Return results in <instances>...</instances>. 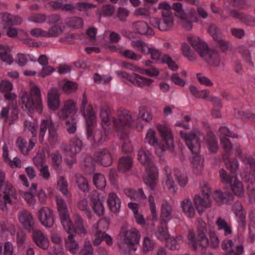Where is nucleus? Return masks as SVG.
<instances>
[{"label": "nucleus", "instance_id": "nucleus-43", "mask_svg": "<svg viewBox=\"0 0 255 255\" xmlns=\"http://www.w3.org/2000/svg\"><path fill=\"white\" fill-rule=\"evenodd\" d=\"M37 193V185L32 183L30 188V191L22 193L23 198L30 204L33 205L35 203V196Z\"/></svg>", "mask_w": 255, "mask_h": 255}, {"label": "nucleus", "instance_id": "nucleus-50", "mask_svg": "<svg viewBox=\"0 0 255 255\" xmlns=\"http://www.w3.org/2000/svg\"><path fill=\"white\" fill-rule=\"evenodd\" d=\"M92 208L98 216H102L104 214V207L102 201L99 198L91 197Z\"/></svg>", "mask_w": 255, "mask_h": 255}, {"label": "nucleus", "instance_id": "nucleus-22", "mask_svg": "<svg viewBox=\"0 0 255 255\" xmlns=\"http://www.w3.org/2000/svg\"><path fill=\"white\" fill-rule=\"evenodd\" d=\"M47 106L52 111L57 110L60 104V94L57 88H51L47 93Z\"/></svg>", "mask_w": 255, "mask_h": 255}, {"label": "nucleus", "instance_id": "nucleus-13", "mask_svg": "<svg viewBox=\"0 0 255 255\" xmlns=\"http://www.w3.org/2000/svg\"><path fill=\"white\" fill-rule=\"evenodd\" d=\"M219 174L222 183L230 185L231 190L235 196L240 198L244 196L245 188L237 175L231 176L227 174L224 169L219 170Z\"/></svg>", "mask_w": 255, "mask_h": 255}, {"label": "nucleus", "instance_id": "nucleus-47", "mask_svg": "<svg viewBox=\"0 0 255 255\" xmlns=\"http://www.w3.org/2000/svg\"><path fill=\"white\" fill-rule=\"evenodd\" d=\"M76 182L80 190L85 193L89 191V183L87 179L84 176L79 174H76Z\"/></svg>", "mask_w": 255, "mask_h": 255}, {"label": "nucleus", "instance_id": "nucleus-27", "mask_svg": "<svg viewBox=\"0 0 255 255\" xmlns=\"http://www.w3.org/2000/svg\"><path fill=\"white\" fill-rule=\"evenodd\" d=\"M131 28L136 33L140 35H152L154 34L152 28L149 26L146 22L142 20L133 22Z\"/></svg>", "mask_w": 255, "mask_h": 255}, {"label": "nucleus", "instance_id": "nucleus-21", "mask_svg": "<svg viewBox=\"0 0 255 255\" xmlns=\"http://www.w3.org/2000/svg\"><path fill=\"white\" fill-rule=\"evenodd\" d=\"M18 220L22 226L28 232H31L35 224L32 214L27 210H21L17 214Z\"/></svg>", "mask_w": 255, "mask_h": 255}, {"label": "nucleus", "instance_id": "nucleus-12", "mask_svg": "<svg viewBox=\"0 0 255 255\" xmlns=\"http://www.w3.org/2000/svg\"><path fill=\"white\" fill-rule=\"evenodd\" d=\"M235 154L250 166L249 169L247 168L242 171L240 174L241 178L249 184L255 182V159L250 155H243L239 147L236 149Z\"/></svg>", "mask_w": 255, "mask_h": 255}, {"label": "nucleus", "instance_id": "nucleus-58", "mask_svg": "<svg viewBox=\"0 0 255 255\" xmlns=\"http://www.w3.org/2000/svg\"><path fill=\"white\" fill-rule=\"evenodd\" d=\"M115 6L111 4H105L102 6L101 11L97 13L100 17L102 16H112L115 12Z\"/></svg>", "mask_w": 255, "mask_h": 255}, {"label": "nucleus", "instance_id": "nucleus-31", "mask_svg": "<svg viewBox=\"0 0 255 255\" xmlns=\"http://www.w3.org/2000/svg\"><path fill=\"white\" fill-rule=\"evenodd\" d=\"M0 19L2 20V23L0 24V28L5 29L7 27L13 25H17L21 23L22 19L19 16L13 17L7 13H5L2 15H0Z\"/></svg>", "mask_w": 255, "mask_h": 255}, {"label": "nucleus", "instance_id": "nucleus-39", "mask_svg": "<svg viewBox=\"0 0 255 255\" xmlns=\"http://www.w3.org/2000/svg\"><path fill=\"white\" fill-rule=\"evenodd\" d=\"M2 150V157L3 160L9 165L11 168H20L21 167V162L18 157H14L12 159H11L9 157L7 147L5 144L3 146Z\"/></svg>", "mask_w": 255, "mask_h": 255}, {"label": "nucleus", "instance_id": "nucleus-14", "mask_svg": "<svg viewBox=\"0 0 255 255\" xmlns=\"http://www.w3.org/2000/svg\"><path fill=\"white\" fill-rule=\"evenodd\" d=\"M112 121L119 137L121 139L126 138L127 134L125 130L129 127L132 122L130 113L127 110L120 111L119 112L118 118H114Z\"/></svg>", "mask_w": 255, "mask_h": 255}, {"label": "nucleus", "instance_id": "nucleus-45", "mask_svg": "<svg viewBox=\"0 0 255 255\" xmlns=\"http://www.w3.org/2000/svg\"><path fill=\"white\" fill-rule=\"evenodd\" d=\"M66 248L72 254H75L79 248L78 243L74 239L73 234H69L67 239L65 241Z\"/></svg>", "mask_w": 255, "mask_h": 255}, {"label": "nucleus", "instance_id": "nucleus-33", "mask_svg": "<svg viewBox=\"0 0 255 255\" xmlns=\"http://www.w3.org/2000/svg\"><path fill=\"white\" fill-rule=\"evenodd\" d=\"M17 111L15 108H3L0 113L1 117L4 120L11 124L13 122L15 121L17 118Z\"/></svg>", "mask_w": 255, "mask_h": 255}, {"label": "nucleus", "instance_id": "nucleus-54", "mask_svg": "<svg viewBox=\"0 0 255 255\" xmlns=\"http://www.w3.org/2000/svg\"><path fill=\"white\" fill-rule=\"evenodd\" d=\"M182 240L180 238H168L167 240L166 246L167 248H168L170 250H179L180 248V244Z\"/></svg>", "mask_w": 255, "mask_h": 255}, {"label": "nucleus", "instance_id": "nucleus-1", "mask_svg": "<svg viewBox=\"0 0 255 255\" xmlns=\"http://www.w3.org/2000/svg\"><path fill=\"white\" fill-rule=\"evenodd\" d=\"M80 111L85 120L87 137L91 144L94 146H99L108 140L111 128L110 108L103 106L100 113L102 125L105 130L104 134L99 129L94 130L93 129L96 125L97 118L92 106L88 104L85 95H83Z\"/></svg>", "mask_w": 255, "mask_h": 255}, {"label": "nucleus", "instance_id": "nucleus-19", "mask_svg": "<svg viewBox=\"0 0 255 255\" xmlns=\"http://www.w3.org/2000/svg\"><path fill=\"white\" fill-rule=\"evenodd\" d=\"M37 218L41 224L46 228L53 227L55 217L53 211L48 207L40 208L37 212Z\"/></svg>", "mask_w": 255, "mask_h": 255}, {"label": "nucleus", "instance_id": "nucleus-53", "mask_svg": "<svg viewBox=\"0 0 255 255\" xmlns=\"http://www.w3.org/2000/svg\"><path fill=\"white\" fill-rule=\"evenodd\" d=\"M161 224L158 227L155 232V236L161 241L167 240L169 238V234L166 225Z\"/></svg>", "mask_w": 255, "mask_h": 255}, {"label": "nucleus", "instance_id": "nucleus-34", "mask_svg": "<svg viewBox=\"0 0 255 255\" xmlns=\"http://www.w3.org/2000/svg\"><path fill=\"white\" fill-rule=\"evenodd\" d=\"M233 210L235 214L239 226L243 228L246 225V214L243 210L242 204L236 202L233 206Z\"/></svg>", "mask_w": 255, "mask_h": 255}, {"label": "nucleus", "instance_id": "nucleus-44", "mask_svg": "<svg viewBox=\"0 0 255 255\" xmlns=\"http://www.w3.org/2000/svg\"><path fill=\"white\" fill-rule=\"evenodd\" d=\"M132 165V159L129 156H124L119 160L118 169L119 171L125 172L129 170Z\"/></svg>", "mask_w": 255, "mask_h": 255}, {"label": "nucleus", "instance_id": "nucleus-52", "mask_svg": "<svg viewBox=\"0 0 255 255\" xmlns=\"http://www.w3.org/2000/svg\"><path fill=\"white\" fill-rule=\"evenodd\" d=\"M13 253L14 246L10 242L0 243V255H13Z\"/></svg>", "mask_w": 255, "mask_h": 255}, {"label": "nucleus", "instance_id": "nucleus-23", "mask_svg": "<svg viewBox=\"0 0 255 255\" xmlns=\"http://www.w3.org/2000/svg\"><path fill=\"white\" fill-rule=\"evenodd\" d=\"M219 131L221 134V143L224 150L228 154H230L232 149V145L227 137H235V134L232 133L226 127H221L219 129Z\"/></svg>", "mask_w": 255, "mask_h": 255}, {"label": "nucleus", "instance_id": "nucleus-51", "mask_svg": "<svg viewBox=\"0 0 255 255\" xmlns=\"http://www.w3.org/2000/svg\"><path fill=\"white\" fill-rule=\"evenodd\" d=\"M57 188L64 196L67 197L71 196L70 193L68 190L67 181L63 176H61L58 180Z\"/></svg>", "mask_w": 255, "mask_h": 255}, {"label": "nucleus", "instance_id": "nucleus-15", "mask_svg": "<svg viewBox=\"0 0 255 255\" xmlns=\"http://www.w3.org/2000/svg\"><path fill=\"white\" fill-rule=\"evenodd\" d=\"M244 237L242 235H237L234 241L224 240L221 245L224 255H243L244 253Z\"/></svg>", "mask_w": 255, "mask_h": 255}, {"label": "nucleus", "instance_id": "nucleus-25", "mask_svg": "<svg viewBox=\"0 0 255 255\" xmlns=\"http://www.w3.org/2000/svg\"><path fill=\"white\" fill-rule=\"evenodd\" d=\"M1 190L4 193V195L2 196L0 194V208L3 211L6 210V204L10 202L9 196L14 194V190L11 184H6L2 186Z\"/></svg>", "mask_w": 255, "mask_h": 255}, {"label": "nucleus", "instance_id": "nucleus-36", "mask_svg": "<svg viewBox=\"0 0 255 255\" xmlns=\"http://www.w3.org/2000/svg\"><path fill=\"white\" fill-rule=\"evenodd\" d=\"M209 32L213 38L218 42V45L222 50H226L229 47V43L223 39H220L219 30L215 26H211Z\"/></svg>", "mask_w": 255, "mask_h": 255}, {"label": "nucleus", "instance_id": "nucleus-62", "mask_svg": "<svg viewBox=\"0 0 255 255\" xmlns=\"http://www.w3.org/2000/svg\"><path fill=\"white\" fill-rule=\"evenodd\" d=\"M62 27L60 25L55 24L46 31V37H56L62 33Z\"/></svg>", "mask_w": 255, "mask_h": 255}, {"label": "nucleus", "instance_id": "nucleus-42", "mask_svg": "<svg viewBox=\"0 0 255 255\" xmlns=\"http://www.w3.org/2000/svg\"><path fill=\"white\" fill-rule=\"evenodd\" d=\"M124 192L128 197L134 200H140L146 198V196L143 190L140 188L137 190L127 188L125 190Z\"/></svg>", "mask_w": 255, "mask_h": 255}, {"label": "nucleus", "instance_id": "nucleus-20", "mask_svg": "<svg viewBox=\"0 0 255 255\" xmlns=\"http://www.w3.org/2000/svg\"><path fill=\"white\" fill-rule=\"evenodd\" d=\"M149 54H150L151 58L152 60L166 63L169 67L173 71H175L178 69V67L172 61L171 58L166 55L161 56V52L158 50L150 46V50L149 51Z\"/></svg>", "mask_w": 255, "mask_h": 255}, {"label": "nucleus", "instance_id": "nucleus-30", "mask_svg": "<svg viewBox=\"0 0 255 255\" xmlns=\"http://www.w3.org/2000/svg\"><path fill=\"white\" fill-rule=\"evenodd\" d=\"M180 24L186 31H190L193 28V23L197 21V19L194 12H190L178 18Z\"/></svg>", "mask_w": 255, "mask_h": 255}, {"label": "nucleus", "instance_id": "nucleus-37", "mask_svg": "<svg viewBox=\"0 0 255 255\" xmlns=\"http://www.w3.org/2000/svg\"><path fill=\"white\" fill-rule=\"evenodd\" d=\"M153 82L151 79L141 76L135 73L132 74V77L130 82L134 85L139 87H143L151 85Z\"/></svg>", "mask_w": 255, "mask_h": 255}, {"label": "nucleus", "instance_id": "nucleus-32", "mask_svg": "<svg viewBox=\"0 0 255 255\" xmlns=\"http://www.w3.org/2000/svg\"><path fill=\"white\" fill-rule=\"evenodd\" d=\"M16 144L21 152L26 155L33 149L35 145V141L31 138L28 143L26 139L20 137L17 139Z\"/></svg>", "mask_w": 255, "mask_h": 255}, {"label": "nucleus", "instance_id": "nucleus-29", "mask_svg": "<svg viewBox=\"0 0 255 255\" xmlns=\"http://www.w3.org/2000/svg\"><path fill=\"white\" fill-rule=\"evenodd\" d=\"M172 207L169 203L163 201L160 210L161 224H166L172 218Z\"/></svg>", "mask_w": 255, "mask_h": 255}, {"label": "nucleus", "instance_id": "nucleus-49", "mask_svg": "<svg viewBox=\"0 0 255 255\" xmlns=\"http://www.w3.org/2000/svg\"><path fill=\"white\" fill-rule=\"evenodd\" d=\"M0 47L5 50L0 53L1 60L8 65H11L13 63L14 60L11 54L8 52L9 51V47L7 45L0 46Z\"/></svg>", "mask_w": 255, "mask_h": 255}, {"label": "nucleus", "instance_id": "nucleus-16", "mask_svg": "<svg viewBox=\"0 0 255 255\" xmlns=\"http://www.w3.org/2000/svg\"><path fill=\"white\" fill-rule=\"evenodd\" d=\"M150 24L161 31L171 30L174 27V17L173 14L163 13L161 18L151 17L149 18Z\"/></svg>", "mask_w": 255, "mask_h": 255}, {"label": "nucleus", "instance_id": "nucleus-17", "mask_svg": "<svg viewBox=\"0 0 255 255\" xmlns=\"http://www.w3.org/2000/svg\"><path fill=\"white\" fill-rule=\"evenodd\" d=\"M173 175L175 177L177 182L181 187L185 186L188 181L186 175L178 169H174L168 173L166 177L165 184L169 191L172 193H175L177 190L173 179Z\"/></svg>", "mask_w": 255, "mask_h": 255}, {"label": "nucleus", "instance_id": "nucleus-40", "mask_svg": "<svg viewBox=\"0 0 255 255\" xmlns=\"http://www.w3.org/2000/svg\"><path fill=\"white\" fill-rule=\"evenodd\" d=\"M107 203L110 210L113 212L118 211L121 208V200L116 194L111 193L107 198Z\"/></svg>", "mask_w": 255, "mask_h": 255}, {"label": "nucleus", "instance_id": "nucleus-41", "mask_svg": "<svg viewBox=\"0 0 255 255\" xmlns=\"http://www.w3.org/2000/svg\"><path fill=\"white\" fill-rule=\"evenodd\" d=\"M131 46L135 50L140 52L144 55L149 54L150 46L141 40H133L131 42Z\"/></svg>", "mask_w": 255, "mask_h": 255}, {"label": "nucleus", "instance_id": "nucleus-2", "mask_svg": "<svg viewBox=\"0 0 255 255\" xmlns=\"http://www.w3.org/2000/svg\"><path fill=\"white\" fill-rule=\"evenodd\" d=\"M156 128L162 138L161 142L158 143V138L156 135V132L151 128L147 130L144 140L146 143L151 146H156L155 150L156 154L161 156L166 149H172L174 148L173 135L171 129L166 125L158 124Z\"/></svg>", "mask_w": 255, "mask_h": 255}, {"label": "nucleus", "instance_id": "nucleus-24", "mask_svg": "<svg viewBox=\"0 0 255 255\" xmlns=\"http://www.w3.org/2000/svg\"><path fill=\"white\" fill-rule=\"evenodd\" d=\"M194 202L200 214L203 211V210H200V208H209L212 206V203L210 195L208 193L196 195L194 198Z\"/></svg>", "mask_w": 255, "mask_h": 255}, {"label": "nucleus", "instance_id": "nucleus-10", "mask_svg": "<svg viewBox=\"0 0 255 255\" xmlns=\"http://www.w3.org/2000/svg\"><path fill=\"white\" fill-rule=\"evenodd\" d=\"M76 103L71 100L66 101L63 108L58 111V116L60 119L65 120L72 114L70 119L65 121V125L69 133H74L77 130Z\"/></svg>", "mask_w": 255, "mask_h": 255}, {"label": "nucleus", "instance_id": "nucleus-6", "mask_svg": "<svg viewBox=\"0 0 255 255\" xmlns=\"http://www.w3.org/2000/svg\"><path fill=\"white\" fill-rule=\"evenodd\" d=\"M140 234L135 228L123 226L117 238V244L120 252L125 255H131L137 251Z\"/></svg>", "mask_w": 255, "mask_h": 255}, {"label": "nucleus", "instance_id": "nucleus-48", "mask_svg": "<svg viewBox=\"0 0 255 255\" xmlns=\"http://www.w3.org/2000/svg\"><path fill=\"white\" fill-rule=\"evenodd\" d=\"M218 229L223 230L225 236H228L232 234L231 227L224 219L219 218L216 221Z\"/></svg>", "mask_w": 255, "mask_h": 255}, {"label": "nucleus", "instance_id": "nucleus-18", "mask_svg": "<svg viewBox=\"0 0 255 255\" xmlns=\"http://www.w3.org/2000/svg\"><path fill=\"white\" fill-rule=\"evenodd\" d=\"M82 145V141L80 139L73 138L70 141L69 145L63 149L65 156L64 160L68 165L71 166L75 162L74 156L80 151Z\"/></svg>", "mask_w": 255, "mask_h": 255}, {"label": "nucleus", "instance_id": "nucleus-64", "mask_svg": "<svg viewBox=\"0 0 255 255\" xmlns=\"http://www.w3.org/2000/svg\"><path fill=\"white\" fill-rule=\"evenodd\" d=\"M181 50L183 54L186 56L189 60L192 61L195 60L194 52L187 44L185 43H182L181 45Z\"/></svg>", "mask_w": 255, "mask_h": 255}, {"label": "nucleus", "instance_id": "nucleus-5", "mask_svg": "<svg viewBox=\"0 0 255 255\" xmlns=\"http://www.w3.org/2000/svg\"><path fill=\"white\" fill-rule=\"evenodd\" d=\"M206 224L203 221L199 222L197 238L193 232H189L188 245L192 250H197L198 246L202 248H206L209 246L216 249L219 247L220 241L218 235L214 232L211 231L208 238L206 236Z\"/></svg>", "mask_w": 255, "mask_h": 255}, {"label": "nucleus", "instance_id": "nucleus-38", "mask_svg": "<svg viewBox=\"0 0 255 255\" xmlns=\"http://www.w3.org/2000/svg\"><path fill=\"white\" fill-rule=\"evenodd\" d=\"M110 220L108 219L102 218L96 224H94L92 228V235H99L107 231L109 227Z\"/></svg>", "mask_w": 255, "mask_h": 255}, {"label": "nucleus", "instance_id": "nucleus-11", "mask_svg": "<svg viewBox=\"0 0 255 255\" xmlns=\"http://www.w3.org/2000/svg\"><path fill=\"white\" fill-rule=\"evenodd\" d=\"M48 130V140L50 144H54L60 140V137L55 124L50 118L42 120L39 125L38 139L40 142L44 141L45 135Z\"/></svg>", "mask_w": 255, "mask_h": 255}, {"label": "nucleus", "instance_id": "nucleus-55", "mask_svg": "<svg viewBox=\"0 0 255 255\" xmlns=\"http://www.w3.org/2000/svg\"><path fill=\"white\" fill-rule=\"evenodd\" d=\"M59 85L62 90L67 93L73 92L78 88L76 83L69 81H62L59 83Z\"/></svg>", "mask_w": 255, "mask_h": 255}, {"label": "nucleus", "instance_id": "nucleus-60", "mask_svg": "<svg viewBox=\"0 0 255 255\" xmlns=\"http://www.w3.org/2000/svg\"><path fill=\"white\" fill-rule=\"evenodd\" d=\"M93 182L95 186L99 189H103L106 185V181L105 177L101 174H96L94 176Z\"/></svg>", "mask_w": 255, "mask_h": 255}, {"label": "nucleus", "instance_id": "nucleus-46", "mask_svg": "<svg viewBox=\"0 0 255 255\" xmlns=\"http://www.w3.org/2000/svg\"><path fill=\"white\" fill-rule=\"evenodd\" d=\"M138 116L142 120L146 122H150L153 119L151 110L145 106H142L139 108Z\"/></svg>", "mask_w": 255, "mask_h": 255}, {"label": "nucleus", "instance_id": "nucleus-61", "mask_svg": "<svg viewBox=\"0 0 255 255\" xmlns=\"http://www.w3.org/2000/svg\"><path fill=\"white\" fill-rule=\"evenodd\" d=\"M129 14L130 11L127 7L119 6L117 10L116 17L120 21H124L126 20Z\"/></svg>", "mask_w": 255, "mask_h": 255}, {"label": "nucleus", "instance_id": "nucleus-4", "mask_svg": "<svg viewBox=\"0 0 255 255\" xmlns=\"http://www.w3.org/2000/svg\"><path fill=\"white\" fill-rule=\"evenodd\" d=\"M180 135L192 153V163L194 172L197 174H200L204 169V159L199 155L200 140L203 137L202 132L198 128H194L190 133L181 130Z\"/></svg>", "mask_w": 255, "mask_h": 255}, {"label": "nucleus", "instance_id": "nucleus-56", "mask_svg": "<svg viewBox=\"0 0 255 255\" xmlns=\"http://www.w3.org/2000/svg\"><path fill=\"white\" fill-rule=\"evenodd\" d=\"M154 242L147 237H144L142 243V251L143 254H146L152 251L154 248Z\"/></svg>", "mask_w": 255, "mask_h": 255}, {"label": "nucleus", "instance_id": "nucleus-57", "mask_svg": "<svg viewBox=\"0 0 255 255\" xmlns=\"http://www.w3.org/2000/svg\"><path fill=\"white\" fill-rule=\"evenodd\" d=\"M103 38L106 42L117 43L121 39V36L114 31L107 30L105 31Z\"/></svg>", "mask_w": 255, "mask_h": 255}, {"label": "nucleus", "instance_id": "nucleus-9", "mask_svg": "<svg viewBox=\"0 0 255 255\" xmlns=\"http://www.w3.org/2000/svg\"><path fill=\"white\" fill-rule=\"evenodd\" d=\"M22 104L30 113L41 114L43 111L41 91L34 84L30 87V92H23L21 97Z\"/></svg>", "mask_w": 255, "mask_h": 255}, {"label": "nucleus", "instance_id": "nucleus-7", "mask_svg": "<svg viewBox=\"0 0 255 255\" xmlns=\"http://www.w3.org/2000/svg\"><path fill=\"white\" fill-rule=\"evenodd\" d=\"M137 159L145 166V174L143 178L144 183L150 189L154 190L158 181V172L153 163L151 151L146 147H141L137 151Z\"/></svg>", "mask_w": 255, "mask_h": 255}, {"label": "nucleus", "instance_id": "nucleus-63", "mask_svg": "<svg viewBox=\"0 0 255 255\" xmlns=\"http://www.w3.org/2000/svg\"><path fill=\"white\" fill-rule=\"evenodd\" d=\"M230 194H224L221 191L217 190L213 194V197L215 201L219 204L226 203L227 200L225 196H229Z\"/></svg>", "mask_w": 255, "mask_h": 255}, {"label": "nucleus", "instance_id": "nucleus-28", "mask_svg": "<svg viewBox=\"0 0 255 255\" xmlns=\"http://www.w3.org/2000/svg\"><path fill=\"white\" fill-rule=\"evenodd\" d=\"M32 238L35 243L40 248L44 250L48 249L50 245L49 241L42 231L39 230L34 231Z\"/></svg>", "mask_w": 255, "mask_h": 255}, {"label": "nucleus", "instance_id": "nucleus-26", "mask_svg": "<svg viewBox=\"0 0 255 255\" xmlns=\"http://www.w3.org/2000/svg\"><path fill=\"white\" fill-rule=\"evenodd\" d=\"M95 160L103 166H108L112 164L113 158L111 152L108 149H103L95 153Z\"/></svg>", "mask_w": 255, "mask_h": 255}, {"label": "nucleus", "instance_id": "nucleus-8", "mask_svg": "<svg viewBox=\"0 0 255 255\" xmlns=\"http://www.w3.org/2000/svg\"><path fill=\"white\" fill-rule=\"evenodd\" d=\"M187 39L201 57L208 64L215 67L220 66L222 61L218 54L210 49L207 44L199 37L189 35L187 37Z\"/></svg>", "mask_w": 255, "mask_h": 255}, {"label": "nucleus", "instance_id": "nucleus-3", "mask_svg": "<svg viewBox=\"0 0 255 255\" xmlns=\"http://www.w3.org/2000/svg\"><path fill=\"white\" fill-rule=\"evenodd\" d=\"M57 209L61 225L65 232L73 234L74 232L83 236L87 233V230L83 225L82 218L78 215L75 216V223L70 218L67 204L60 196L56 197Z\"/></svg>", "mask_w": 255, "mask_h": 255}, {"label": "nucleus", "instance_id": "nucleus-35", "mask_svg": "<svg viewBox=\"0 0 255 255\" xmlns=\"http://www.w3.org/2000/svg\"><path fill=\"white\" fill-rule=\"evenodd\" d=\"M180 207L184 214L189 218H192L195 214V210L191 199L186 198L180 202Z\"/></svg>", "mask_w": 255, "mask_h": 255}, {"label": "nucleus", "instance_id": "nucleus-59", "mask_svg": "<svg viewBox=\"0 0 255 255\" xmlns=\"http://www.w3.org/2000/svg\"><path fill=\"white\" fill-rule=\"evenodd\" d=\"M148 201L149 203V210L151 214L152 220L154 222H156L158 220L156 207L154 201V199L152 195L148 196Z\"/></svg>", "mask_w": 255, "mask_h": 255}]
</instances>
